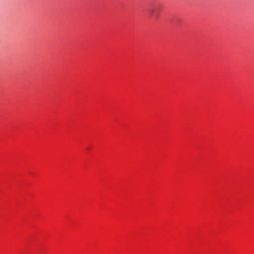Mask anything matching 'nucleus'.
I'll return each instance as SVG.
<instances>
[{"label": "nucleus", "mask_w": 254, "mask_h": 254, "mask_svg": "<svg viewBox=\"0 0 254 254\" xmlns=\"http://www.w3.org/2000/svg\"><path fill=\"white\" fill-rule=\"evenodd\" d=\"M161 10L160 6L155 4L151 6L148 9V13L150 17L158 18Z\"/></svg>", "instance_id": "obj_1"}]
</instances>
